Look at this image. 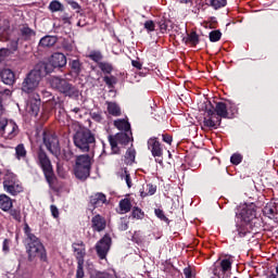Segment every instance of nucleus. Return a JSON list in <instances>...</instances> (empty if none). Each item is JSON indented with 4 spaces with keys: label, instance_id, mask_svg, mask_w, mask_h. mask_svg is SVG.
I'll return each mask as SVG.
<instances>
[{
    "label": "nucleus",
    "instance_id": "b1692460",
    "mask_svg": "<svg viewBox=\"0 0 278 278\" xmlns=\"http://www.w3.org/2000/svg\"><path fill=\"white\" fill-rule=\"evenodd\" d=\"M58 37L48 35L40 39L39 47H42L43 49H51V47H54Z\"/></svg>",
    "mask_w": 278,
    "mask_h": 278
},
{
    "label": "nucleus",
    "instance_id": "412c9836",
    "mask_svg": "<svg viewBox=\"0 0 278 278\" xmlns=\"http://www.w3.org/2000/svg\"><path fill=\"white\" fill-rule=\"evenodd\" d=\"M131 198H124L118 203L117 214H129L131 212Z\"/></svg>",
    "mask_w": 278,
    "mask_h": 278
},
{
    "label": "nucleus",
    "instance_id": "c03bdc74",
    "mask_svg": "<svg viewBox=\"0 0 278 278\" xmlns=\"http://www.w3.org/2000/svg\"><path fill=\"white\" fill-rule=\"evenodd\" d=\"M144 29H147V31L151 33V31H155V23L153 21H147L144 23Z\"/></svg>",
    "mask_w": 278,
    "mask_h": 278
},
{
    "label": "nucleus",
    "instance_id": "e433bc0d",
    "mask_svg": "<svg viewBox=\"0 0 278 278\" xmlns=\"http://www.w3.org/2000/svg\"><path fill=\"white\" fill-rule=\"evenodd\" d=\"M24 233L26 236L25 242H30L31 239L38 238V237H36V235L31 233V228L29 227L28 224H25V226H24Z\"/></svg>",
    "mask_w": 278,
    "mask_h": 278
},
{
    "label": "nucleus",
    "instance_id": "3c124183",
    "mask_svg": "<svg viewBox=\"0 0 278 278\" xmlns=\"http://www.w3.org/2000/svg\"><path fill=\"white\" fill-rule=\"evenodd\" d=\"M205 27L208 29H216V20L212 18L211 21L206 22Z\"/></svg>",
    "mask_w": 278,
    "mask_h": 278
},
{
    "label": "nucleus",
    "instance_id": "dca6fc26",
    "mask_svg": "<svg viewBox=\"0 0 278 278\" xmlns=\"http://www.w3.org/2000/svg\"><path fill=\"white\" fill-rule=\"evenodd\" d=\"M111 247H112V237H110V235H104V238L96 244V251L98 253V257H100V260H105V257H108V253Z\"/></svg>",
    "mask_w": 278,
    "mask_h": 278
},
{
    "label": "nucleus",
    "instance_id": "ea45409f",
    "mask_svg": "<svg viewBox=\"0 0 278 278\" xmlns=\"http://www.w3.org/2000/svg\"><path fill=\"white\" fill-rule=\"evenodd\" d=\"M27 111L33 116H38V112H40V106L38 104L30 103L27 105Z\"/></svg>",
    "mask_w": 278,
    "mask_h": 278
},
{
    "label": "nucleus",
    "instance_id": "4be33fe9",
    "mask_svg": "<svg viewBox=\"0 0 278 278\" xmlns=\"http://www.w3.org/2000/svg\"><path fill=\"white\" fill-rule=\"evenodd\" d=\"M105 105L106 112L110 116L118 117L123 114V110L121 109V105H118V103L106 101Z\"/></svg>",
    "mask_w": 278,
    "mask_h": 278
},
{
    "label": "nucleus",
    "instance_id": "72a5a7b5",
    "mask_svg": "<svg viewBox=\"0 0 278 278\" xmlns=\"http://www.w3.org/2000/svg\"><path fill=\"white\" fill-rule=\"evenodd\" d=\"M15 155L18 160H23V159L27 157V150H25V146L23 143H20L15 148Z\"/></svg>",
    "mask_w": 278,
    "mask_h": 278
},
{
    "label": "nucleus",
    "instance_id": "ddd939ff",
    "mask_svg": "<svg viewBox=\"0 0 278 278\" xmlns=\"http://www.w3.org/2000/svg\"><path fill=\"white\" fill-rule=\"evenodd\" d=\"M257 211L255 210V204H243L239 207L237 213L238 218L241 223H249L255 218Z\"/></svg>",
    "mask_w": 278,
    "mask_h": 278
},
{
    "label": "nucleus",
    "instance_id": "aec40b11",
    "mask_svg": "<svg viewBox=\"0 0 278 278\" xmlns=\"http://www.w3.org/2000/svg\"><path fill=\"white\" fill-rule=\"evenodd\" d=\"M50 62L54 68H62L66 64V55H64V53L56 52L52 54Z\"/></svg>",
    "mask_w": 278,
    "mask_h": 278
},
{
    "label": "nucleus",
    "instance_id": "49530a36",
    "mask_svg": "<svg viewBox=\"0 0 278 278\" xmlns=\"http://www.w3.org/2000/svg\"><path fill=\"white\" fill-rule=\"evenodd\" d=\"M124 179L127 184L128 188H131L132 184H131V176L129 175V172L127 170V168L124 169Z\"/></svg>",
    "mask_w": 278,
    "mask_h": 278
},
{
    "label": "nucleus",
    "instance_id": "f8f14e48",
    "mask_svg": "<svg viewBox=\"0 0 278 278\" xmlns=\"http://www.w3.org/2000/svg\"><path fill=\"white\" fill-rule=\"evenodd\" d=\"M148 149L155 157V162H157V164H164V148H162V143L157 138L153 137L148 140Z\"/></svg>",
    "mask_w": 278,
    "mask_h": 278
},
{
    "label": "nucleus",
    "instance_id": "603ef678",
    "mask_svg": "<svg viewBox=\"0 0 278 278\" xmlns=\"http://www.w3.org/2000/svg\"><path fill=\"white\" fill-rule=\"evenodd\" d=\"M131 65L137 68V71H142V63H140V61L138 60H132L131 61Z\"/></svg>",
    "mask_w": 278,
    "mask_h": 278
},
{
    "label": "nucleus",
    "instance_id": "f257e3e1",
    "mask_svg": "<svg viewBox=\"0 0 278 278\" xmlns=\"http://www.w3.org/2000/svg\"><path fill=\"white\" fill-rule=\"evenodd\" d=\"M229 102H216L214 109L206 110L203 125L207 129H217L223 118H229Z\"/></svg>",
    "mask_w": 278,
    "mask_h": 278
},
{
    "label": "nucleus",
    "instance_id": "6ab92c4d",
    "mask_svg": "<svg viewBox=\"0 0 278 278\" xmlns=\"http://www.w3.org/2000/svg\"><path fill=\"white\" fill-rule=\"evenodd\" d=\"M108 203V197L104 193L98 192L89 198V204L94 208L101 207Z\"/></svg>",
    "mask_w": 278,
    "mask_h": 278
},
{
    "label": "nucleus",
    "instance_id": "c85d7f7f",
    "mask_svg": "<svg viewBox=\"0 0 278 278\" xmlns=\"http://www.w3.org/2000/svg\"><path fill=\"white\" fill-rule=\"evenodd\" d=\"M50 12H64V4L59 0H52L48 7Z\"/></svg>",
    "mask_w": 278,
    "mask_h": 278
},
{
    "label": "nucleus",
    "instance_id": "e2e57ef3",
    "mask_svg": "<svg viewBox=\"0 0 278 278\" xmlns=\"http://www.w3.org/2000/svg\"><path fill=\"white\" fill-rule=\"evenodd\" d=\"M3 114V106L0 103V115Z\"/></svg>",
    "mask_w": 278,
    "mask_h": 278
},
{
    "label": "nucleus",
    "instance_id": "09e8293b",
    "mask_svg": "<svg viewBox=\"0 0 278 278\" xmlns=\"http://www.w3.org/2000/svg\"><path fill=\"white\" fill-rule=\"evenodd\" d=\"M50 211H51V215L53 216V218H60V210L58 208V206L52 204L50 206Z\"/></svg>",
    "mask_w": 278,
    "mask_h": 278
},
{
    "label": "nucleus",
    "instance_id": "7c9ffc66",
    "mask_svg": "<svg viewBox=\"0 0 278 278\" xmlns=\"http://www.w3.org/2000/svg\"><path fill=\"white\" fill-rule=\"evenodd\" d=\"M88 58H89V60H92V62H96V64H98V66L103 61V54L99 50L91 51L89 53Z\"/></svg>",
    "mask_w": 278,
    "mask_h": 278
},
{
    "label": "nucleus",
    "instance_id": "c756f323",
    "mask_svg": "<svg viewBox=\"0 0 278 278\" xmlns=\"http://www.w3.org/2000/svg\"><path fill=\"white\" fill-rule=\"evenodd\" d=\"M98 68H100L104 75H111V73L114 71V65H112L110 62H101L99 63Z\"/></svg>",
    "mask_w": 278,
    "mask_h": 278
},
{
    "label": "nucleus",
    "instance_id": "8fccbe9b",
    "mask_svg": "<svg viewBox=\"0 0 278 278\" xmlns=\"http://www.w3.org/2000/svg\"><path fill=\"white\" fill-rule=\"evenodd\" d=\"M163 138V142H166V144H173V136L168 135V134H164L162 135Z\"/></svg>",
    "mask_w": 278,
    "mask_h": 278
},
{
    "label": "nucleus",
    "instance_id": "393cba45",
    "mask_svg": "<svg viewBox=\"0 0 278 278\" xmlns=\"http://www.w3.org/2000/svg\"><path fill=\"white\" fill-rule=\"evenodd\" d=\"M155 192H157V188L155 186H153L151 184H146L140 189V197L142 199H144L147 197H153V194H155Z\"/></svg>",
    "mask_w": 278,
    "mask_h": 278
},
{
    "label": "nucleus",
    "instance_id": "473e14b6",
    "mask_svg": "<svg viewBox=\"0 0 278 278\" xmlns=\"http://www.w3.org/2000/svg\"><path fill=\"white\" fill-rule=\"evenodd\" d=\"M70 66H71L72 73H74L75 75H79V73H81V62L78 59L72 60L70 62Z\"/></svg>",
    "mask_w": 278,
    "mask_h": 278
},
{
    "label": "nucleus",
    "instance_id": "423d86ee",
    "mask_svg": "<svg viewBox=\"0 0 278 278\" xmlns=\"http://www.w3.org/2000/svg\"><path fill=\"white\" fill-rule=\"evenodd\" d=\"M3 188L4 192H8L11 197H16L23 192V184H21L16 174L10 169H4Z\"/></svg>",
    "mask_w": 278,
    "mask_h": 278
},
{
    "label": "nucleus",
    "instance_id": "6e6d98bb",
    "mask_svg": "<svg viewBox=\"0 0 278 278\" xmlns=\"http://www.w3.org/2000/svg\"><path fill=\"white\" fill-rule=\"evenodd\" d=\"M184 275H185L187 278H190V277H192V271L190 270V268H185V269H184Z\"/></svg>",
    "mask_w": 278,
    "mask_h": 278
},
{
    "label": "nucleus",
    "instance_id": "2eb2a0df",
    "mask_svg": "<svg viewBox=\"0 0 278 278\" xmlns=\"http://www.w3.org/2000/svg\"><path fill=\"white\" fill-rule=\"evenodd\" d=\"M129 135L127 132H118L115 136H109V142L113 153H118L121 149L118 144H129Z\"/></svg>",
    "mask_w": 278,
    "mask_h": 278
},
{
    "label": "nucleus",
    "instance_id": "a211bd4d",
    "mask_svg": "<svg viewBox=\"0 0 278 278\" xmlns=\"http://www.w3.org/2000/svg\"><path fill=\"white\" fill-rule=\"evenodd\" d=\"M105 227H108V220H105V217L97 214L91 218V229L93 231L101 233V231H105Z\"/></svg>",
    "mask_w": 278,
    "mask_h": 278
},
{
    "label": "nucleus",
    "instance_id": "a18cd8bd",
    "mask_svg": "<svg viewBox=\"0 0 278 278\" xmlns=\"http://www.w3.org/2000/svg\"><path fill=\"white\" fill-rule=\"evenodd\" d=\"M84 263H77L76 278H84Z\"/></svg>",
    "mask_w": 278,
    "mask_h": 278
},
{
    "label": "nucleus",
    "instance_id": "f704fd0d",
    "mask_svg": "<svg viewBox=\"0 0 278 278\" xmlns=\"http://www.w3.org/2000/svg\"><path fill=\"white\" fill-rule=\"evenodd\" d=\"M134 162H136V150L130 148L125 154V164H134Z\"/></svg>",
    "mask_w": 278,
    "mask_h": 278
},
{
    "label": "nucleus",
    "instance_id": "4d7b16f0",
    "mask_svg": "<svg viewBox=\"0 0 278 278\" xmlns=\"http://www.w3.org/2000/svg\"><path fill=\"white\" fill-rule=\"evenodd\" d=\"M3 251H10V245H9V241L8 239H5L3 241V247H2Z\"/></svg>",
    "mask_w": 278,
    "mask_h": 278
},
{
    "label": "nucleus",
    "instance_id": "20e7f679",
    "mask_svg": "<svg viewBox=\"0 0 278 278\" xmlns=\"http://www.w3.org/2000/svg\"><path fill=\"white\" fill-rule=\"evenodd\" d=\"M73 141L77 149H80L83 153H88L90 151V146L97 142L94 135L90 129L81 128L75 132Z\"/></svg>",
    "mask_w": 278,
    "mask_h": 278
},
{
    "label": "nucleus",
    "instance_id": "1a4fd4ad",
    "mask_svg": "<svg viewBox=\"0 0 278 278\" xmlns=\"http://www.w3.org/2000/svg\"><path fill=\"white\" fill-rule=\"evenodd\" d=\"M42 141L49 153H52V155H55V157L60 155L62 148L60 147V139H58V136H55V134L45 131Z\"/></svg>",
    "mask_w": 278,
    "mask_h": 278
},
{
    "label": "nucleus",
    "instance_id": "0eeeda50",
    "mask_svg": "<svg viewBox=\"0 0 278 278\" xmlns=\"http://www.w3.org/2000/svg\"><path fill=\"white\" fill-rule=\"evenodd\" d=\"M40 81H42V71L39 68L31 70L22 83V92L33 94L38 90Z\"/></svg>",
    "mask_w": 278,
    "mask_h": 278
},
{
    "label": "nucleus",
    "instance_id": "0e129e2a",
    "mask_svg": "<svg viewBox=\"0 0 278 278\" xmlns=\"http://www.w3.org/2000/svg\"><path fill=\"white\" fill-rule=\"evenodd\" d=\"M168 157H173V154L170 153V151H168Z\"/></svg>",
    "mask_w": 278,
    "mask_h": 278
},
{
    "label": "nucleus",
    "instance_id": "de8ad7c7",
    "mask_svg": "<svg viewBox=\"0 0 278 278\" xmlns=\"http://www.w3.org/2000/svg\"><path fill=\"white\" fill-rule=\"evenodd\" d=\"M159 26H160V30L162 31V34H164V31H166L168 29V22H166V20H161L159 22Z\"/></svg>",
    "mask_w": 278,
    "mask_h": 278
},
{
    "label": "nucleus",
    "instance_id": "5701e85b",
    "mask_svg": "<svg viewBox=\"0 0 278 278\" xmlns=\"http://www.w3.org/2000/svg\"><path fill=\"white\" fill-rule=\"evenodd\" d=\"M1 79L7 86H13L14 81H16V76L12 70H3L1 72Z\"/></svg>",
    "mask_w": 278,
    "mask_h": 278
},
{
    "label": "nucleus",
    "instance_id": "c9c22d12",
    "mask_svg": "<svg viewBox=\"0 0 278 278\" xmlns=\"http://www.w3.org/2000/svg\"><path fill=\"white\" fill-rule=\"evenodd\" d=\"M131 218H135L136 220H142V218H144V211L138 206L132 207Z\"/></svg>",
    "mask_w": 278,
    "mask_h": 278
},
{
    "label": "nucleus",
    "instance_id": "a878e982",
    "mask_svg": "<svg viewBox=\"0 0 278 278\" xmlns=\"http://www.w3.org/2000/svg\"><path fill=\"white\" fill-rule=\"evenodd\" d=\"M182 40L186 45H190L191 47H197L199 42V35H197V31H191L186 37H184Z\"/></svg>",
    "mask_w": 278,
    "mask_h": 278
},
{
    "label": "nucleus",
    "instance_id": "bb28decb",
    "mask_svg": "<svg viewBox=\"0 0 278 278\" xmlns=\"http://www.w3.org/2000/svg\"><path fill=\"white\" fill-rule=\"evenodd\" d=\"M114 126L116 129H119V131H130L131 125L126 119H117L114 122Z\"/></svg>",
    "mask_w": 278,
    "mask_h": 278
},
{
    "label": "nucleus",
    "instance_id": "5fc2aeb1",
    "mask_svg": "<svg viewBox=\"0 0 278 278\" xmlns=\"http://www.w3.org/2000/svg\"><path fill=\"white\" fill-rule=\"evenodd\" d=\"M70 5L73 10H81V7L76 1H70Z\"/></svg>",
    "mask_w": 278,
    "mask_h": 278
},
{
    "label": "nucleus",
    "instance_id": "f03ea898",
    "mask_svg": "<svg viewBox=\"0 0 278 278\" xmlns=\"http://www.w3.org/2000/svg\"><path fill=\"white\" fill-rule=\"evenodd\" d=\"M25 248L28 255V262H36V260H39L40 262H49L47 249L39 238H33L30 241H27Z\"/></svg>",
    "mask_w": 278,
    "mask_h": 278
},
{
    "label": "nucleus",
    "instance_id": "6e6552de",
    "mask_svg": "<svg viewBox=\"0 0 278 278\" xmlns=\"http://www.w3.org/2000/svg\"><path fill=\"white\" fill-rule=\"evenodd\" d=\"M14 207V200L10 198L5 193L0 194V210L2 212H9L10 216H12L13 220H16L17 223H21V219L23 218L21 215V208H13Z\"/></svg>",
    "mask_w": 278,
    "mask_h": 278
},
{
    "label": "nucleus",
    "instance_id": "4468645a",
    "mask_svg": "<svg viewBox=\"0 0 278 278\" xmlns=\"http://www.w3.org/2000/svg\"><path fill=\"white\" fill-rule=\"evenodd\" d=\"M233 265V256L227 255L220 260L219 266L213 269L215 277H225L227 273H231V266Z\"/></svg>",
    "mask_w": 278,
    "mask_h": 278
},
{
    "label": "nucleus",
    "instance_id": "bf43d9fd",
    "mask_svg": "<svg viewBox=\"0 0 278 278\" xmlns=\"http://www.w3.org/2000/svg\"><path fill=\"white\" fill-rule=\"evenodd\" d=\"M2 177L3 178L5 177V169H3V170L0 169V181H1Z\"/></svg>",
    "mask_w": 278,
    "mask_h": 278
},
{
    "label": "nucleus",
    "instance_id": "7ed1b4c3",
    "mask_svg": "<svg viewBox=\"0 0 278 278\" xmlns=\"http://www.w3.org/2000/svg\"><path fill=\"white\" fill-rule=\"evenodd\" d=\"M90 168H92V155L80 154L76 156L74 175L77 179L86 181V179L90 177Z\"/></svg>",
    "mask_w": 278,
    "mask_h": 278
},
{
    "label": "nucleus",
    "instance_id": "69168bd1",
    "mask_svg": "<svg viewBox=\"0 0 278 278\" xmlns=\"http://www.w3.org/2000/svg\"><path fill=\"white\" fill-rule=\"evenodd\" d=\"M1 53H2V51H0V62H1V60H2V59H1Z\"/></svg>",
    "mask_w": 278,
    "mask_h": 278
},
{
    "label": "nucleus",
    "instance_id": "9d476101",
    "mask_svg": "<svg viewBox=\"0 0 278 278\" xmlns=\"http://www.w3.org/2000/svg\"><path fill=\"white\" fill-rule=\"evenodd\" d=\"M52 88H55L59 90V92H62L65 94V97H78L79 90L76 89L75 86L67 83L66 79L62 78H53L52 79Z\"/></svg>",
    "mask_w": 278,
    "mask_h": 278
},
{
    "label": "nucleus",
    "instance_id": "39448f33",
    "mask_svg": "<svg viewBox=\"0 0 278 278\" xmlns=\"http://www.w3.org/2000/svg\"><path fill=\"white\" fill-rule=\"evenodd\" d=\"M37 163L43 170V175L50 188H53V186H55V181H58V178H55V174L53 173V165H51V160L47 155V152H45L42 149H40L37 153Z\"/></svg>",
    "mask_w": 278,
    "mask_h": 278
},
{
    "label": "nucleus",
    "instance_id": "37998d69",
    "mask_svg": "<svg viewBox=\"0 0 278 278\" xmlns=\"http://www.w3.org/2000/svg\"><path fill=\"white\" fill-rule=\"evenodd\" d=\"M154 214L160 218V220H163V223H169L168 217H166V214H164L161 208H155Z\"/></svg>",
    "mask_w": 278,
    "mask_h": 278
},
{
    "label": "nucleus",
    "instance_id": "a19ab883",
    "mask_svg": "<svg viewBox=\"0 0 278 278\" xmlns=\"http://www.w3.org/2000/svg\"><path fill=\"white\" fill-rule=\"evenodd\" d=\"M103 81H104V84H106V86L109 88H114V84H116V77L115 76H104Z\"/></svg>",
    "mask_w": 278,
    "mask_h": 278
},
{
    "label": "nucleus",
    "instance_id": "864d4df0",
    "mask_svg": "<svg viewBox=\"0 0 278 278\" xmlns=\"http://www.w3.org/2000/svg\"><path fill=\"white\" fill-rule=\"evenodd\" d=\"M119 229L122 231H127L129 229V222H122Z\"/></svg>",
    "mask_w": 278,
    "mask_h": 278
},
{
    "label": "nucleus",
    "instance_id": "f3484780",
    "mask_svg": "<svg viewBox=\"0 0 278 278\" xmlns=\"http://www.w3.org/2000/svg\"><path fill=\"white\" fill-rule=\"evenodd\" d=\"M72 249L77 264H84L86 260V243L84 241H76L72 244Z\"/></svg>",
    "mask_w": 278,
    "mask_h": 278
},
{
    "label": "nucleus",
    "instance_id": "79ce46f5",
    "mask_svg": "<svg viewBox=\"0 0 278 278\" xmlns=\"http://www.w3.org/2000/svg\"><path fill=\"white\" fill-rule=\"evenodd\" d=\"M230 162L235 166H238V164L242 163V154H240V153L232 154L231 157H230Z\"/></svg>",
    "mask_w": 278,
    "mask_h": 278
},
{
    "label": "nucleus",
    "instance_id": "680f3d73",
    "mask_svg": "<svg viewBox=\"0 0 278 278\" xmlns=\"http://www.w3.org/2000/svg\"><path fill=\"white\" fill-rule=\"evenodd\" d=\"M266 211H268L270 214H275V211L273 208L266 207Z\"/></svg>",
    "mask_w": 278,
    "mask_h": 278
},
{
    "label": "nucleus",
    "instance_id": "2f4dec72",
    "mask_svg": "<svg viewBox=\"0 0 278 278\" xmlns=\"http://www.w3.org/2000/svg\"><path fill=\"white\" fill-rule=\"evenodd\" d=\"M238 232L240 238H244L247 233H251V224L242 222V224L238 227Z\"/></svg>",
    "mask_w": 278,
    "mask_h": 278
},
{
    "label": "nucleus",
    "instance_id": "58836bf2",
    "mask_svg": "<svg viewBox=\"0 0 278 278\" xmlns=\"http://www.w3.org/2000/svg\"><path fill=\"white\" fill-rule=\"evenodd\" d=\"M223 36V33H220V30H212L210 33V40L211 42H218V40H220Z\"/></svg>",
    "mask_w": 278,
    "mask_h": 278
},
{
    "label": "nucleus",
    "instance_id": "4c0bfd02",
    "mask_svg": "<svg viewBox=\"0 0 278 278\" xmlns=\"http://www.w3.org/2000/svg\"><path fill=\"white\" fill-rule=\"evenodd\" d=\"M212 8L219 10V8H225L227 5V0H210Z\"/></svg>",
    "mask_w": 278,
    "mask_h": 278
},
{
    "label": "nucleus",
    "instance_id": "13d9d810",
    "mask_svg": "<svg viewBox=\"0 0 278 278\" xmlns=\"http://www.w3.org/2000/svg\"><path fill=\"white\" fill-rule=\"evenodd\" d=\"M265 278H278V275L275 274V273H269V274L266 275Z\"/></svg>",
    "mask_w": 278,
    "mask_h": 278
},
{
    "label": "nucleus",
    "instance_id": "9b49d317",
    "mask_svg": "<svg viewBox=\"0 0 278 278\" xmlns=\"http://www.w3.org/2000/svg\"><path fill=\"white\" fill-rule=\"evenodd\" d=\"M0 135L7 140H13V138H16V136H18V126L12 121L1 119Z\"/></svg>",
    "mask_w": 278,
    "mask_h": 278
},
{
    "label": "nucleus",
    "instance_id": "cd10ccee",
    "mask_svg": "<svg viewBox=\"0 0 278 278\" xmlns=\"http://www.w3.org/2000/svg\"><path fill=\"white\" fill-rule=\"evenodd\" d=\"M21 36L23 40H31V38L36 36V31H34V29L29 28L28 26H23L21 28Z\"/></svg>",
    "mask_w": 278,
    "mask_h": 278
},
{
    "label": "nucleus",
    "instance_id": "052dcab7",
    "mask_svg": "<svg viewBox=\"0 0 278 278\" xmlns=\"http://www.w3.org/2000/svg\"><path fill=\"white\" fill-rule=\"evenodd\" d=\"M72 112H74L75 114H78V112H80V109H79V108H74V109L72 110Z\"/></svg>",
    "mask_w": 278,
    "mask_h": 278
}]
</instances>
